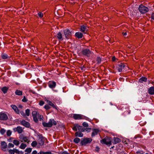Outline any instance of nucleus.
I'll return each mask as SVG.
<instances>
[{"mask_svg": "<svg viewBox=\"0 0 154 154\" xmlns=\"http://www.w3.org/2000/svg\"><path fill=\"white\" fill-rule=\"evenodd\" d=\"M116 68L118 72H120L126 71L128 69V67L124 63H121L117 65Z\"/></svg>", "mask_w": 154, "mask_h": 154, "instance_id": "nucleus-1", "label": "nucleus"}, {"mask_svg": "<svg viewBox=\"0 0 154 154\" xmlns=\"http://www.w3.org/2000/svg\"><path fill=\"white\" fill-rule=\"evenodd\" d=\"M43 125L45 127H50L53 125H56L57 124L56 122L53 119H51L48 123L43 122Z\"/></svg>", "mask_w": 154, "mask_h": 154, "instance_id": "nucleus-2", "label": "nucleus"}, {"mask_svg": "<svg viewBox=\"0 0 154 154\" xmlns=\"http://www.w3.org/2000/svg\"><path fill=\"white\" fill-rule=\"evenodd\" d=\"M139 10L142 14H145L149 11V9L143 5H140L139 7Z\"/></svg>", "mask_w": 154, "mask_h": 154, "instance_id": "nucleus-3", "label": "nucleus"}, {"mask_svg": "<svg viewBox=\"0 0 154 154\" xmlns=\"http://www.w3.org/2000/svg\"><path fill=\"white\" fill-rule=\"evenodd\" d=\"M72 129L74 131H77L78 130L79 131L83 132L84 131V129L83 128L82 126H80L78 124H76L72 128Z\"/></svg>", "mask_w": 154, "mask_h": 154, "instance_id": "nucleus-4", "label": "nucleus"}, {"mask_svg": "<svg viewBox=\"0 0 154 154\" xmlns=\"http://www.w3.org/2000/svg\"><path fill=\"white\" fill-rule=\"evenodd\" d=\"M82 53L84 55L88 57L91 54V52L89 49H85L82 51Z\"/></svg>", "mask_w": 154, "mask_h": 154, "instance_id": "nucleus-5", "label": "nucleus"}, {"mask_svg": "<svg viewBox=\"0 0 154 154\" xmlns=\"http://www.w3.org/2000/svg\"><path fill=\"white\" fill-rule=\"evenodd\" d=\"M92 141V139L91 138H86L84 139L81 142L82 145H85L88 143H91Z\"/></svg>", "mask_w": 154, "mask_h": 154, "instance_id": "nucleus-6", "label": "nucleus"}, {"mask_svg": "<svg viewBox=\"0 0 154 154\" xmlns=\"http://www.w3.org/2000/svg\"><path fill=\"white\" fill-rule=\"evenodd\" d=\"M39 114L37 113L36 111H34L32 112V116L33 117V120L36 122H37L38 120V116Z\"/></svg>", "mask_w": 154, "mask_h": 154, "instance_id": "nucleus-7", "label": "nucleus"}, {"mask_svg": "<svg viewBox=\"0 0 154 154\" xmlns=\"http://www.w3.org/2000/svg\"><path fill=\"white\" fill-rule=\"evenodd\" d=\"M63 32L65 37L66 38H69L71 35V32L68 29H66L64 30Z\"/></svg>", "mask_w": 154, "mask_h": 154, "instance_id": "nucleus-8", "label": "nucleus"}, {"mask_svg": "<svg viewBox=\"0 0 154 154\" xmlns=\"http://www.w3.org/2000/svg\"><path fill=\"white\" fill-rule=\"evenodd\" d=\"M8 116L6 114L2 112L0 113V120H6L8 119Z\"/></svg>", "mask_w": 154, "mask_h": 154, "instance_id": "nucleus-9", "label": "nucleus"}, {"mask_svg": "<svg viewBox=\"0 0 154 154\" xmlns=\"http://www.w3.org/2000/svg\"><path fill=\"white\" fill-rule=\"evenodd\" d=\"M56 83L53 81H50L48 83V85L49 87L51 88H54L56 86Z\"/></svg>", "mask_w": 154, "mask_h": 154, "instance_id": "nucleus-10", "label": "nucleus"}, {"mask_svg": "<svg viewBox=\"0 0 154 154\" xmlns=\"http://www.w3.org/2000/svg\"><path fill=\"white\" fill-rule=\"evenodd\" d=\"M73 117L75 119H84V116L80 114H74L73 115Z\"/></svg>", "mask_w": 154, "mask_h": 154, "instance_id": "nucleus-11", "label": "nucleus"}, {"mask_svg": "<svg viewBox=\"0 0 154 154\" xmlns=\"http://www.w3.org/2000/svg\"><path fill=\"white\" fill-rule=\"evenodd\" d=\"M20 138L21 140V142L24 141L25 142H26L27 143H29V140L28 139V137H25L23 135H20Z\"/></svg>", "mask_w": 154, "mask_h": 154, "instance_id": "nucleus-12", "label": "nucleus"}, {"mask_svg": "<svg viewBox=\"0 0 154 154\" xmlns=\"http://www.w3.org/2000/svg\"><path fill=\"white\" fill-rule=\"evenodd\" d=\"M13 129L14 131H17L19 133H21L23 131V129L20 126H18L17 128H14Z\"/></svg>", "mask_w": 154, "mask_h": 154, "instance_id": "nucleus-13", "label": "nucleus"}, {"mask_svg": "<svg viewBox=\"0 0 154 154\" xmlns=\"http://www.w3.org/2000/svg\"><path fill=\"white\" fill-rule=\"evenodd\" d=\"M20 123L21 125L26 127L28 128L30 126V125L29 123L25 120H23Z\"/></svg>", "mask_w": 154, "mask_h": 154, "instance_id": "nucleus-14", "label": "nucleus"}, {"mask_svg": "<svg viewBox=\"0 0 154 154\" xmlns=\"http://www.w3.org/2000/svg\"><path fill=\"white\" fill-rule=\"evenodd\" d=\"M7 147V144L4 141H2L1 142V148L4 151H5Z\"/></svg>", "mask_w": 154, "mask_h": 154, "instance_id": "nucleus-15", "label": "nucleus"}, {"mask_svg": "<svg viewBox=\"0 0 154 154\" xmlns=\"http://www.w3.org/2000/svg\"><path fill=\"white\" fill-rule=\"evenodd\" d=\"M80 31L84 33H85L88 31L87 27L84 25L81 26L80 28Z\"/></svg>", "mask_w": 154, "mask_h": 154, "instance_id": "nucleus-16", "label": "nucleus"}, {"mask_svg": "<svg viewBox=\"0 0 154 154\" xmlns=\"http://www.w3.org/2000/svg\"><path fill=\"white\" fill-rule=\"evenodd\" d=\"M101 143L103 144L110 145L111 144L112 141H108L107 140L103 139L101 140Z\"/></svg>", "mask_w": 154, "mask_h": 154, "instance_id": "nucleus-17", "label": "nucleus"}, {"mask_svg": "<svg viewBox=\"0 0 154 154\" xmlns=\"http://www.w3.org/2000/svg\"><path fill=\"white\" fill-rule=\"evenodd\" d=\"M121 141V140L117 137H114L112 141L114 144H116L120 142Z\"/></svg>", "mask_w": 154, "mask_h": 154, "instance_id": "nucleus-18", "label": "nucleus"}, {"mask_svg": "<svg viewBox=\"0 0 154 154\" xmlns=\"http://www.w3.org/2000/svg\"><path fill=\"white\" fill-rule=\"evenodd\" d=\"M11 107L17 113L19 114V110L16 105H12L11 106Z\"/></svg>", "mask_w": 154, "mask_h": 154, "instance_id": "nucleus-19", "label": "nucleus"}, {"mask_svg": "<svg viewBox=\"0 0 154 154\" xmlns=\"http://www.w3.org/2000/svg\"><path fill=\"white\" fill-rule=\"evenodd\" d=\"M99 131L98 129H94L92 133L91 136L92 137L95 136L96 135H97Z\"/></svg>", "mask_w": 154, "mask_h": 154, "instance_id": "nucleus-20", "label": "nucleus"}, {"mask_svg": "<svg viewBox=\"0 0 154 154\" xmlns=\"http://www.w3.org/2000/svg\"><path fill=\"white\" fill-rule=\"evenodd\" d=\"M148 92L151 95L154 94V87H151L148 89Z\"/></svg>", "mask_w": 154, "mask_h": 154, "instance_id": "nucleus-21", "label": "nucleus"}, {"mask_svg": "<svg viewBox=\"0 0 154 154\" xmlns=\"http://www.w3.org/2000/svg\"><path fill=\"white\" fill-rule=\"evenodd\" d=\"M47 102L50 106H52L53 108H54L57 109L58 107H57L56 105H55L54 104H53L49 100H47Z\"/></svg>", "mask_w": 154, "mask_h": 154, "instance_id": "nucleus-22", "label": "nucleus"}, {"mask_svg": "<svg viewBox=\"0 0 154 154\" xmlns=\"http://www.w3.org/2000/svg\"><path fill=\"white\" fill-rule=\"evenodd\" d=\"M57 37L60 41H62L63 39L62 37V34L60 32H59L57 35Z\"/></svg>", "mask_w": 154, "mask_h": 154, "instance_id": "nucleus-23", "label": "nucleus"}, {"mask_svg": "<svg viewBox=\"0 0 154 154\" xmlns=\"http://www.w3.org/2000/svg\"><path fill=\"white\" fill-rule=\"evenodd\" d=\"M75 36L78 38H82L83 34L80 32H77L75 33Z\"/></svg>", "mask_w": 154, "mask_h": 154, "instance_id": "nucleus-24", "label": "nucleus"}, {"mask_svg": "<svg viewBox=\"0 0 154 154\" xmlns=\"http://www.w3.org/2000/svg\"><path fill=\"white\" fill-rule=\"evenodd\" d=\"M83 134L80 132H77L75 134V136L76 137H82L83 136Z\"/></svg>", "mask_w": 154, "mask_h": 154, "instance_id": "nucleus-25", "label": "nucleus"}, {"mask_svg": "<svg viewBox=\"0 0 154 154\" xmlns=\"http://www.w3.org/2000/svg\"><path fill=\"white\" fill-rule=\"evenodd\" d=\"M8 90V88L6 87H4L2 88L1 90L4 94H5L7 92Z\"/></svg>", "mask_w": 154, "mask_h": 154, "instance_id": "nucleus-26", "label": "nucleus"}, {"mask_svg": "<svg viewBox=\"0 0 154 154\" xmlns=\"http://www.w3.org/2000/svg\"><path fill=\"white\" fill-rule=\"evenodd\" d=\"M15 93L16 95H21L22 94V91L19 90H17Z\"/></svg>", "mask_w": 154, "mask_h": 154, "instance_id": "nucleus-27", "label": "nucleus"}, {"mask_svg": "<svg viewBox=\"0 0 154 154\" xmlns=\"http://www.w3.org/2000/svg\"><path fill=\"white\" fill-rule=\"evenodd\" d=\"M147 79L145 77H142L139 79V81L140 82H146L147 81Z\"/></svg>", "mask_w": 154, "mask_h": 154, "instance_id": "nucleus-28", "label": "nucleus"}, {"mask_svg": "<svg viewBox=\"0 0 154 154\" xmlns=\"http://www.w3.org/2000/svg\"><path fill=\"white\" fill-rule=\"evenodd\" d=\"M38 144L40 146H42L44 144V141L42 139H39L38 141Z\"/></svg>", "mask_w": 154, "mask_h": 154, "instance_id": "nucleus-29", "label": "nucleus"}, {"mask_svg": "<svg viewBox=\"0 0 154 154\" xmlns=\"http://www.w3.org/2000/svg\"><path fill=\"white\" fill-rule=\"evenodd\" d=\"M2 57L3 59H6L8 58L9 57L5 53H3L2 54Z\"/></svg>", "mask_w": 154, "mask_h": 154, "instance_id": "nucleus-30", "label": "nucleus"}, {"mask_svg": "<svg viewBox=\"0 0 154 154\" xmlns=\"http://www.w3.org/2000/svg\"><path fill=\"white\" fill-rule=\"evenodd\" d=\"M26 144L22 143L20 146V148L22 149H24L26 147Z\"/></svg>", "mask_w": 154, "mask_h": 154, "instance_id": "nucleus-31", "label": "nucleus"}, {"mask_svg": "<svg viewBox=\"0 0 154 154\" xmlns=\"http://www.w3.org/2000/svg\"><path fill=\"white\" fill-rule=\"evenodd\" d=\"M96 61L98 64H99L100 63L101 61V59L100 57H98L97 58Z\"/></svg>", "mask_w": 154, "mask_h": 154, "instance_id": "nucleus-32", "label": "nucleus"}, {"mask_svg": "<svg viewBox=\"0 0 154 154\" xmlns=\"http://www.w3.org/2000/svg\"><path fill=\"white\" fill-rule=\"evenodd\" d=\"M80 141V139L78 137L75 138L74 140V142L75 143H78Z\"/></svg>", "mask_w": 154, "mask_h": 154, "instance_id": "nucleus-33", "label": "nucleus"}, {"mask_svg": "<svg viewBox=\"0 0 154 154\" xmlns=\"http://www.w3.org/2000/svg\"><path fill=\"white\" fill-rule=\"evenodd\" d=\"M13 143L16 145L18 146L19 144V142L17 140H13Z\"/></svg>", "mask_w": 154, "mask_h": 154, "instance_id": "nucleus-34", "label": "nucleus"}, {"mask_svg": "<svg viewBox=\"0 0 154 154\" xmlns=\"http://www.w3.org/2000/svg\"><path fill=\"white\" fill-rule=\"evenodd\" d=\"M37 144V143L36 141H34L32 143L31 145L33 147L35 146Z\"/></svg>", "mask_w": 154, "mask_h": 154, "instance_id": "nucleus-35", "label": "nucleus"}, {"mask_svg": "<svg viewBox=\"0 0 154 154\" xmlns=\"http://www.w3.org/2000/svg\"><path fill=\"white\" fill-rule=\"evenodd\" d=\"M15 153L17 154H23V152L22 151H20L18 150L15 149Z\"/></svg>", "mask_w": 154, "mask_h": 154, "instance_id": "nucleus-36", "label": "nucleus"}, {"mask_svg": "<svg viewBox=\"0 0 154 154\" xmlns=\"http://www.w3.org/2000/svg\"><path fill=\"white\" fill-rule=\"evenodd\" d=\"M8 152L10 154H14L15 153V149L9 150Z\"/></svg>", "mask_w": 154, "mask_h": 154, "instance_id": "nucleus-37", "label": "nucleus"}, {"mask_svg": "<svg viewBox=\"0 0 154 154\" xmlns=\"http://www.w3.org/2000/svg\"><path fill=\"white\" fill-rule=\"evenodd\" d=\"M26 112V115L27 116H29V115L30 113V110L28 109H26L25 111Z\"/></svg>", "mask_w": 154, "mask_h": 154, "instance_id": "nucleus-38", "label": "nucleus"}, {"mask_svg": "<svg viewBox=\"0 0 154 154\" xmlns=\"http://www.w3.org/2000/svg\"><path fill=\"white\" fill-rule=\"evenodd\" d=\"M38 15L39 17L40 18H42L44 15L41 12H39L38 13Z\"/></svg>", "mask_w": 154, "mask_h": 154, "instance_id": "nucleus-39", "label": "nucleus"}, {"mask_svg": "<svg viewBox=\"0 0 154 154\" xmlns=\"http://www.w3.org/2000/svg\"><path fill=\"white\" fill-rule=\"evenodd\" d=\"M5 132L6 130L3 128L1 129L0 131L1 134L2 135H3L5 133Z\"/></svg>", "mask_w": 154, "mask_h": 154, "instance_id": "nucleus-40", "label": "nucleus"}, {"mask_svg": "<svg viewBox=\"0 0 154 154\" xmlns=\"http://www.w3.org/2000/svg\"><path fill=\"white\" fill-rule=\"evenodd\" d=\"M11 131L10 130H8L7 131L6 134L8 136H9L11 135Z\"/></svg>", "mask_w": 154, "mask_h": 154, "instance_id": "nucleus-41", "label": "nucleus"}, {"mask_svg": "<svg viewBox=\"0 0 154 154\" xmlns=\"http://www.w3.org/2000/svg\"><path fill=\"white\" fill-rule=\"evenodd\" d=\"M32 149L31 148H28L26 149L25 151L26 152L30 153V152L32 151Z\"/></svg>", "mask_w": 154, "mask_h": 154, "instance_id": "nucleus-42", "label": "nucleus"}, {"mask_svg": "<svg viewBox=\"0 0 154 154\" xmlns=\"http://www.w3.org/2000/svg\"><path fill=\"white\" fill-rule=\"evenodd\" d=\"M38 119H39L40 121H41L42 120H43V116L39 114L38 116Z\"/></svg>", "mask_w": 154, "mask_h": 154, "instance_id": "nucleus-43", "label": "nucleus"}, {"mask_svg": "<svg viewBox=\"0 0 154 154\" xmlns=\"http://www.w3.org/2000/svg\"><path fill=\"white\" fill-rule=\"evenodd\" d=\"M14 145L13 144L11 143H9L8 145V148H13L14 147Z\"/></svg>", "mask_w": 154, "mask_h": 154, "instance_id": "nucleus-44", "label": "nucleus"}, {"mask_svg": "<svg viewBox=\"0 0 154 154\" xmlns=\"http://www.w3.org/2000/svg\"><path fill=\"white\" fill-rule=\"evenodd\" d=\"M82 125L84 127H87L88 126V124L87 123H86V122H83V123Z\"/></svg>", "mask_w": 154, "mask_h": 154, "instance_id": "nucleus-45", "label": "nucleus"}, {"mask_svg": "<svg viewBox=\"0 0 154 154\" xmlns=\"http://www.w3.org/2000/svg\"><path fill=\"white\" fill-rule=\"evenodd\" d=\"M44 108L45 109L48 110V109H50V108L48 105H45V106H44Z\"/></svg>", "mask_w": 154, "mask_h": 154, "instance_id": "nucleus-46", "label": "nucleus"}, {"mask_svg": "<svg viewBox=\"0 0 154 154\" xmlns=\"http://www.w3.org/2000/svg\"><path fill=\"white\" fill-rule=\"evenodd\" d=\"M22 101L23 102H26L27 101V100L25 96H24L22 100Z\"/></svg>", "mask_w": 154, "mask_h": 154, "instance_id": "nucleus-47", "label": "nucleus"}, {"mask_svg": "<svg viewBox=\"0 0 154 154\" xmlns=\"http://www.w3.org/2000/svg\"><path fill=\"white\" fill-rule=\"evenodd\" d=\"M44 104V102L43 101H40L39 103V105L41 106L43 105Z\"/></svg>", "mask_w": 154, "mask_h": 154, "instance_id": "nucleus-48", "label": "nucleus"}, {"mask_svg": "<svg viewBox=\"0 0 154 154\" xmlns=\"http://www.w3.org/2000/svg\"><path fill=\"white\" fill-rule=\"evenodd\" d=\"M42 154H51V153L50 152H42Z\"/></svg>", "mask_w": 154, "mask_h": 154, "instance_id": "nucleus-49", "label": "nucleus"}, {"mask_svg": "<svg viewBox=\"0 0 154 154\" xmlns=\"http://www.w3.org/2000/svg\"><path fill=\"white\" fill-rule=\"evenodd\" d=\"M137 154H143L142 151H138L136 152Z\"/></svg>", "mask_w": 154, "mask_h": 154, "instance_id": "nucleus-50", "label": "nucleus"}, {"mask_svg": "<svg viewBox=\"0 0 154 154\" xmlns=\"http://www.w3.org/2000/svg\"><path fill=\"white\" fill-rule=\"evenodd\" d=\"M20 113H21V115L22 116H26V115L24 114V113L23 112H20Z\"/></svg>", "mask_w": 154, "mask_h": 154, "instance_id": "nucleus-51", "label": "nucleus"}, {"mask_svg": "<svg viewBox=\"0 0 154 154\" xmlns=\"http://www.w3.org/2000/svg\"><path fill=\"white\" fill-rule=\"evenodd\" d=\"M86 131L88 132H89L90 131L91 129L90 128H86L85 129Z\"/></svg>", "mask_w": 154, "mask_h": 154, "instance_id": "nucleus-52", "label": "nucleus"}, {"mask_svg": "<svg viewBox=\"0 0 154 154\" xmlns=\"http://www.w3.org/2000/svg\"><path fill=\"white\" fill-rule=\"evenodd\" d=\"M37 152L36 151H34L32 153V154H37Z\"/></svg>", "mask_w": 154, "mask_h": 154, "instance_id": "nucleus-53", "label": "nucleus"}, {"mask_svg": "<svg viewBox=\"0 0 154 154\" xmlns=\"http://www.w3.org/2000/svg\"><path fill=\"white\" fill-rule=\"evenodd\" d=\"M151 18L154 20V14H152L151 16Z\"/></svg>", "mask_w": 154, "mask_h": 154, "instance_id": "nucleus-54", "label": "nucleus"}, {"mask_svg": "<svg viewBox=\"0 0 154 154\" xmlns=\"http://www.w3.org/2000/svg\"><path fill=\"white\" fill-rule=\"evenodd\" d=\"M116 57H113L112 58V60L113 61H115L116 60Z\"/></svg>", "mask_w": 154, "mask_h": 154, "instance_id": "nucleus-55", "label": "nucleus"}, {"mask_svg": "<svg viewBox=\"0 0 154 154\" xmlns=\"http://www.w3.org/2000/svg\"><path fill=\"white\" fill-rule=\"evenodd\" d=\"M122 34H123V35H127V34L126 32H123L122 33Z\"/></svg>", "mask_w": 154, "mask_h": 154, "instance_id": "nucleus-56", "label": "nucleus"}, {"mask_svg": "<svg viewBox=\"0 0 154 154\" xmlns=\"http://www.w3.org/2000/svg\"><path fill=\"white\" fill-rule=\"evenodd\" d=\"M63 154H69V153H68V152H64Z\"/></svg>", "mask_w": 154, "mask_h": 154, "instance_id": "nucleus-57", "label": "nucleus"}, {"mask_svg": "<svg viewBox=\"0 0 154 154\" xmlns=\"http://www.w3.org/2000/svg\"><path fill=\"white\" fill-rule=\"evenodd\" d=\"M37 154H42V153L41 152H39Z\"/></svg>", "mask_w": 154, "mask_h": 154, "instance_id": "nucleus-58", "label": "nucleus"}, {"mask_svg": "<svg viewBox=\"0 0 154 154\" xmlns=\"http://www.w3.org/2000/svg\"><path fill=\"white\" fill-rule=\"evenodd\" d=\"M145 154H152L151 153H146Z\"/></svg>", "mask_w": 154, "mask_h": 154, "instance_id": "nucleus-59", "label": "nucleus"}, {"mask_svg": "<svg viewBox=\"0 0 154 154\" xmlns=\"http://www.w3.org/2000/svg\"><path fill=\"white\" fill-rule=\"evenodd\" d=\"M20 107H21V108H22V106H20Z\"/></svg>", "mask_w": 154, "mask_h": 154, "instance_id": "nucleus-60", "label": "nucleus"}, {"mask_svg": "<svg viewBox=\"0 0 154 154\" xmlns=\"http://www.w3.org/2000/svg\"><path fill=\"white\" fill-rule=\"evenodd\" d=\"M25 154H28V153H25Z\"/></svg>", "mask_w": 154, "mask_h": 154, "instance_id": "nucleus-61", "label": "nucleus"}]
</instances>
